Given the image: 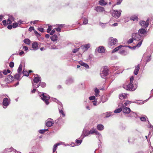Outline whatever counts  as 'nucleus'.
I'll return each instance as SVG.
<instances>
[{
	"instance_id": "aec40b11",
	"label": "nucleus",
	"mask_w": 153,
	"mask_h": 153,
	"mask_svg": "<svg viewBox=\"0 0 153 153\" xmlns=\"http://www.w3.org/2000/svg\"><path fill=\"white\" fill-rule=\"evenodd\" d=\"M140 69V65L139 64H138L137 66L135 67V69L134 72V73L135 75H137Z\"/></svg>"
},
{
	"instance_id": "4be33fe9",
	"label": "nucleus",
	"mask_w": 153,
	"mask_h": 153,
	"mask_svg": "<svg viewBox=\"0 0 153 153\" xmlns=\"http://www.w3.org/2000/svg\"><path fill=\"white\" fill-rule=\"evenodd\" d=\"M146 28H141L138 30V33L139 34L140 33L141 34H144L146 33Z\"/></svg>"
},
{
	"instance_id": "8fccbe9b",
	"label": "nucleus",
	"mask_w": 153,
	"mask_h": 153,
	"mask_svg": "<svg viewBox=\"0 0 153 153\" xmlns=\"http://www.w3.org/2000/svg\"><path fill=\"white\" fill-rule=\"evenodd\" d=\"M151 59V56L150 55L149 56H148L147 57V59L146 60V63L145 64L146 65L147 62H149Z\"/></svg>"
},
{
	"instance_id": "5701e85b",
	"label": "nucleus",
	"mask_w": 153,
	"mask_h": 153,
	"mask_svg": "<svg viewBox=\"0 0 153 153\" xmlns=\"http://www.w3.org/2000/svg\"><path fill=\"white\" fill-rule=\"evenodd\" d=\"M14 77L11 75H8L7 78V82H11L14 80Z\"/></svg>"
},
{
	"instance_id": "13d9d810",
	"label": "nucleus",
	"mask_w": 153,
	"mask_h": 153,
	"mask_svg": "<svg viewBox=\"0 0 153 153\" xmlns=\"http://www.w3.org/2000/svg\"><path fill=\"white\" fill-rule=\"evenodd\" d=\"M88 19L85 18H84L83 19V24L85 25H86L88 24Z\"/></svg>"
},
{
	"instance_id": "e2e57ef3",
	"label": "nucleus",
	"mask_w": 153,
	"mask_h": 153,
	"mask_svg": "<svg viewBox=\"0 0 153 153\" xmlns=\"http://www.w3.org/2000/svg\"><path fill=\"white\" fill-rule=\"evenodd\" d=\"M14 66V63L13 62H10L9 63V66L11 68H13Z\"/></svg>"
},
{
	"instance_id": "f704fd0d",
	"label": "nucleus",
	"mask_w": 153,
	"mask_h": 153,
	"mask_svg": "<svg viewBox=\"0 0 153 153\" xmlns=\"http://www.w3.org/2000/svg\"><path fill=\"white\" fill-rule=\"evenodd\" d=\"M138 18L137 16H131L130 18V19L133 21H138Z\"/></svg>"
},
{
	"instance_id": "72a5a7b5",
	"label": "nucleus",
	"mask_w": 153,
	"mask_h": 153,
	"mask_svg": "<svg viewBox=\"0 0 153 153\" xmlns=\"http://www.w3.org/2000/svg\"><path fill=\"white\" fill-rule=\"evenodd\" d=\"M79 63L82 66H83L85 67L87 69H88L89 68V65L86 63L83 62H80Z\"/></svg>"
},
{
	"instance_id": "4c0bfd02",
	"label": "nucleus",
	"mask_w": 153,
	"mask_h": 153,
	"mask_svg": "<svg viewBox=\"0 0 153 153\" xmlns=\"http://www.w3.org/2000/svg\"><path fill=\"white\" fill-rule=\"evenodd\" d=\"M48 131V129H41L39 131V132L41 134H43L45 133V132Z\"/></svg>"
},
{
	"instance_id": "473e14b6",
	"label": "nucleus",
	"mask_w": 153,
	"mask_h": 153,
	"mask_svg": "<svg viewBox=\"0 0 153 153\" xmlns=\"http://www.w3.org/2000/svg\"><path fill=\"white\" fill-rule=\"evenodd\" d=\"M14 149L12 147H11L10 148H6L3 151V153H4L5 152H10L13 151V150Z\"/></svg>"
},
{
	"instance_id": "a19ab883",
	"label": "nucleus",
	"mask_w": 153,
	"mask_h": 153,
	"mask_svg": "<svg viewBox=\"0 0 153 153\" xmlns=\"http://www.w3.org/2000/svg\"><path fill=\"white\" fill-rule=\"evenodd\" d=\"M126 97V95L125 94H122L119 96V98L120 99H125Z\"/></svg>"
},
{
	"instance_id": "338daca9",
	"label": "nucleus",
	"mask_w": 153,
	"mask_h": 153,
	"mask_svg": "<svg viewBox=\"0 0 153 153\" xmlns=\"http://www.w3.org/2000/svg\"><path fill=\"white\" fill-rule=\"evenodd\" d=\"M79 48H78L73 49L72 51L74 53H76L77 51H79Z\"/></svg>"
},
{
	"instance_id": "e433bc0d",
	"label": "nucleus",
	"mask_w": 153,
	"mask_h": 153,
	"mask_svg": "<svg viewBox=\"0 0 153 153\" xmlns=\"http://www.w3.org/2000/svg\"><path fill=\"white\" fill-rule=\"evenodd\" d=\"M122 110V108H120L117 109H116L115 110L114 112L115 113H118L120 112Z\"/></svg>"
},
{
	"instance_id": "c756f323",
	"label": "nucleus",
	"mask_w": 153,
	"mask_h": 153,
	"mask_svg": "<svg viewBox=\"0 0 153 153\" xmlns=\"http://www.w3.org/2000/svg\"><path fill=\"white\" fill-rule=\"evenodd\" d=\"M90 47V44H88L84 45L83 46H82V48L83 49H85V50H87Z\"/></svg>"
},
{
	"instance_id": "bf43d9fd",
	"label": "nucleus",
	"mask_w": 153,
	"mask_h": 153,
	"mask_svg": "<svg viewBox=\"0 0 153 153\" xmlns=\"http://www.w3.org/2000/svg\"><path fill=\"white\" fill-rule=\"evenodd\" d=\"M146 117L145 116V117H140V119L142 121L144 122L146 121Z\"/></svg>"
},
{
	"instance_id": "0e129e2a",
	"label": "nucleus",
	"mask_w": 153,
	"mask_h": 153,
	"mask_svg": "<svg viewBox=\"0 0 153 153\" xmlns=\"http://www.w3.org/2000/svg\"><path fill=\"white\" fill-rule=\"evenodd\" d=\"M147 127L149 128H152V129H151V131H153V126L151 124V123L149 124V125H147Z\"/></svg>"
},
{
	"instance_id": "7c9ffc66",
	"label": "nucleus",
	"mask_w": 153,
	"mask_h": 153,
	"mask_svg": "<svg viewBox=\"0 0 153 153\" xmlns=\"http://www.w3.org/2000/svg\"><path fill=\"white\" fill-rule=\"evenodd\" d=\"M21 74H20L19 73L16 74L14 75V78L15 79H16L17 80H19L21 78H20V77L21 76Z\"/></svg>"
},
{
	"instance_id": "9b49d317",
	"label": "nucleus",
	"mask_w": 153,
	"mask_h": 153,
	"mask_svg": "<svg viewBox=\"0 0 153 153\" xmlns=\"http://www.w3.org/2000/svg\"><path fill=\"white\" fill-rule=\"evenodd\" d=\"M74 78L71 76L68 77L65 81V83L67 85H70L74 82Z\"/></svg>"
},
{
	"instance_id": "864d4df0",
	"label": "nucleus",
	"mask_w": 153,
	"mask_h": 153,
	"mask_svg": "<svg viewBox=\"0 0 153 153\" xmlns=\"http://www.w3.org/2000/svg\"><path fill=\"white\" fill-rule=\"evenodd\" d=\"M22 73L25 76H28L29 75V73H28L26 71H25L24 70L22 71Z\"/></svg>"
},
{
	"instance_id": "ea45409f",
	"label": "nucleus",
	"mask_w": 153,
	"mask_h": 153,
	"mask_svg": "<svg viewBox=\"0 0 153 153\" xmlns=\"http://www.w3.org/2000/svg\"><path fill=\"white\" fill-rule=\"evenodd\" d=\"M58 105V107L59 111L61 109L62 110L63 109V108L62 103L60 102H59Z\"/></svg>"
},
{
	"instance_id": "0eeeda50",
	"label": "nucleus",
	"mask_w": 153,
	"mask_h": 153,
	"mask_svg": "<svg viewBox=\"0 0 153 153\" xmlns=\"http://www.w3.org/2000/svg\"><path fill=\"white\" fill-rule=\"evenodd\" d=\"M108 69L105 68H103V70L100 72V75L102 78L105 79L106 76L108 74Z\"/></svg>"
},
{
	"instance_id": "f03ea898",
	"label": "nucleus",
	"mask_w": 153,
	"mask_h": 153,
	"mask_svg": "<svg viewBox=\"0 0 153 153\" xmlns=\"http://www.w3.org/2000/svg\"><path fill=\"white\" fill-rule=\"evenodd\" d=\"M37 91L41 99L47 105H48L49 103L48 100L50 98V96L46 93H42L39 91Z\"/></svg>"
},
{
	"instance_id": "6ab92c4d",
	"label": "nucleus",
	"mask_w": 153,
	"mask_h": 153,
	"mask_svg": "<svg viewBox=\"0 0 153 153\" xmlns=\"http://www.w3.org/2000/svg\"><path fill=\"white\" fill-rule=\"evenodd\" d=\"M2 23L4 26H6L8 24L10 25L11 24V22L10 20L8 18V19L6 20H4L2 21Z\"/></svg>"
},
{
	"instance_id": "f257e3e1",
	"label": "nucleus",
	"mask_w": 153,
	"mask_h": 153,
	"mask_svg": "<svg viewBox=\"0 0 153 153\" xmlns=\"http://www.w3.org/2000/svg\"><path fill=\"white\" fill-rule=\"evenodd\" d=\"M132 36L134 41L138 42L137 46L140 47L143 40V36H141L139 34L137 33H133Z\"/></svg>"
},
{
	"instance_id": "09e8293b",
	"label": "nucleus",
	"mask_w": 153,
	"mask_h": 153,
	"mask_svg": "<svg viewBox=\"0 0 153 153\" xmlns=\"http://www.w3.org/2000/svg\"><path fill=\"white\" fill-rule=\"evenodd\" d=\"M119 53L122 55H125L126 54H125V51L123 50H121L119 51Z\"/></svg>"
},
{
	"instance_id": "4d7b16f0",
	"label": "nucleus",
	"mask_w": 153,
	"mask_h": 153,
	"mask_svg": "<svg viewBox=\"0 0 153 153\" xmlns=\"http://www.w3.org/2000/svg\"><path fill=\"white\" fill-rule=\"evenodd\" d=\"M79 86L81 88H83L85 87V84L84 83H82L79 85Z\"/></svg>"
},
{
	"instance_id": "a211bd4d",
	"label": "nucleus",
	"mask_w": 153,
	"mask_h": 153,
	"mask_svg": "<svg viewBox=\"0 0 153 153\" xmlns=\"http://www.w3.org/2000/svg\"><path fill=\"white\" fill-rule=\"evenodd\" d=\"M95 10L97 12H102L105 11L104 8L101 6H97L95 7Z\"/></svg>"
},
{
	"instance_id": "052dcab7",
	"label": "nucleus",
	"mask_w": 153,
	"mask_h": 153,
	"mask_svg": "<svg viewBox=\"0 0 153 153\" xmlns=\"http://www.w3.org/2000/svg\"><path fill=\"white\" fill-rule=\"evenodd\" d=\"M122 0H117V2L116 3L114 4V6L115 5H120L121 4V3L122 2Z\"/></svg>"
},
{
	"instance_id": "7ed1b4c3",
	"label": "nucleus",
	"mask_w": 153,
	"mask_h": 153,
	"mask_svg": "<svg viewBox=\"0 0 153 153\" xmlns=\"http://www.w3.org/2000/svg\"><path fill=\"white\" fill-rule=\"evenodd\" d=\"M34 77L33 81H32L33 87L38 88L40 86L39 83L41 81V78L37 74H34Z\"/></svg>"
},
{
	"instance_id": "423d86ee",
	"label": "nucleus",
	"mask_w": 153,
	"mask_h": 153,
	"mask_svg": "<svg viewBox=\"0 0 153 153\" xmlns=\"http://www.w3.org/2000/svg\"><path fill=\"white\" fill-rule=\"evenodd\" d=\"M10 100L8 99L7 98H5L3 100L2 105L4 108H6L10 105Z\"/></svg>"
},
{
	"instance_id": "774afa93",
	"label": "nucleus",
	"mask_w": 153,
	"mask_h": 153,
	"mask_svg": "<svg viewBox=\"0 0 153 153\" xmlns=\"http://www.w3.org/2000/svg\"><path fill=\"white\" fill-rule=\"evenodd\" d=\"M38 30L41 32H44V29L42 27H38Z\"/></svg>"
},
{
	"instance_id": "a18cd8bd",
	"label": "nucleus",
	"mask_w": 153,
	"mask_h": 153,
	"mask_svg": "<svg viewBox=\"0 0 153 153\" xmlns=\"http://www.w3.org/2000/svg\"><path fill=\"white\" fill-rule=\"evenodd\" d=\"M107 24V23H106L104 24V23H102L101 22H100L99 23V25H100L101 26V27L103 28H104L105 27H106V24Z\"/></svg>"
},
{
	"instance_id": "b1692460",
	"label": "nucleus",
	"mask_w": 153,
	"mask_h": 153,
	"mask_svg": "<svg viewBox=\"0 0 153 153\" xmlns=\"http://www.w3.org/2000/svg\"><path fill=\"white\" fill-rule=\"evenodd\" d=\"M105 117L108 118L110 117L113 116L114 114L113 113V112H107L105 113Z\"/></svg>"
},
{
	"instance_id": "69168bd1",
	"label": "nucleus",
	"mask_w": 153,
	"mask_h": 153,
	"mask_svg": "<svg viewBox=\"0 0 153 153\" xmlns=\"http://www.w3.org/2000/svg\"><path fill=\"white\" fill-rule=\"evenodd\" d=\"M33 30L34 31V27L32 26L30 27L28 29L29 31L30 32H31Z\"/></svg>"
},
{
	"instance_id": "37998d69",
	"label": "nucleus",
	"mask_w": 153,
	"mask_h": 153,
	"mask_svg": "<svg viewBox=\"0 0 153 153\" xmlns=\"http://www.w3.org/2000/svg\"><path fill=\"white\" fill-rule=\"evenodd\" d=\"M94 91L95 92V96L96 97L98 96L99 94V92H100V91H99V89H98L97 88H96L95 89Z\"/></svg>"
},
{
	"instance_id": "f3484780",
	"label": "nucleus",
	"mask_w": 153,
	"mask_h": 153,
	"mask_svg": "<svg viewBox=\"0 0 153 153\" xmlns=\"http://www.w3.org/2000/svg\"><path fill=\"white\" fill-rule=\"evenodd\" d=\"M130 114L128 117H134L136 118L139 117V116L135 112L131 111L130 113Z\"/></svg>"
},
{
	"instance_id": "680f3d73",
	"label": "nucleus",
	"mask_w": 153,
	"mask_h": 153,
	"mask_svg": "<svg viewBox=\"0 0 153 153\" xmlns=\"http://www.w3.org/2000/svg\"><path fill=\"white\" fill-rule=\"evenodd\" d=\"M134 40V39L133 38V37L132 38L130 39L128 41V44H130Z\"/></svg>"
},
{
	"instance_id": "ddd939ff",
	"label": "nucleus",
	"mask_w": 153,
	"mask_h": 153,
	"mask_svg": "<svg viewBox=\"0 0 153 153\" xmlns=\"http://www.w3.org/2000/svg\"><path fill=\"white\" fill-rule=\"evenodd\" d=\"M122 111L124 113L128 114L131 111L129 108L124 106L123 105V106H122Z\"/></svg>"
},
{
	"instance_id": "cd10ccee",
	"label": "nucleus",
	"mask_w": 153,
	"mask_h": 153,
	"mask_svg": "<svg viewBox=\"0 0 153 153\" xmlns=\"http://www.w3.org/2000/svg\"><path fill=\"white\" fill-rule=\"evenodd\" d=\"M99 4L100 5L102 6H105L107 4V3L105 2L104 0H100L99 1Z\"/></svg>"
},
{
	"instance_id": "412c9836",
	"label": "nucleus",
	"mask_w": 153,
	"mask_h": 153,
	"mask_svg": "<svg viewBox=\"0 0 153 153\" xmlns=\"http://www.w3.org/2000/svg\"><path fill=\"white\" fill-rule=\"evenodd\" d=\"M97 51L99 53H103L105 52V49L103 46H100L97 49Z\"/></svg>"
},
{
	"instance_id": "c9c22d12",
	"label": "nucleus",
	"mask_w": 153,
	"mask_h": 153,
	"mask_svg": "<svg viewBox=\"0 0 153 153\" xmlns=\"http://www.w3.org/2000/svg\"><path fill=\"white\" fill-rule=\"evenodd\" d=\"M22 65L21 64H20L19 65L18 68L17 70V72L18 73L20 74H22Z\"/></svg>"
},
{
	"instance_id": "58836bf2",
	"label": "nucleus",
	"mask_w": 153,
	"mask_h": 153,
	"mask_svg": "<svg viewBox=\"0 0 153 153\" xmlns=\"http://www.w3.org/2000/svg\"><path fill=\"white\" fill-rule=\"evenodd\" d=\"M24 42L25 43L29 45H30V41L28 39H25L24 40Z\"/></svg>"
},
{
	"instance_id": "bb28decb",
	"label": "nucleus",
	"mask_w": 153,
	"mask_h": 153,
	"mask_svg": "<svg viewBox=\"0 0 153 153\" xmlns=\"http://www.w3.org/2000/svg\"><path fill=\"white\" fill-rule=\"evenodd\" d=\"M135 101L132 102L133 103H136V104H137L138 105H141L143 104L144 103V102H145L144 101L140 100V101L139 102H138L139 101L138 100H136Z\"/></svg>"
},
{
	"instance_id": "de8ad7c7",
	"label": "nucleus",
	"mask_w": 153,
	"mask_h": 153,
	"mask_svg": "<svg viewBox=\"0 0 153 153\" xmlns=\"http://www.w3.org/2000/svg\"><path fill=\"white\" fill-rule=\"evenodd\" d=\"M131 102L130 101L128 100H126L124 103L125 106L131 104Z\"/></svg>"
},
{
	"instance_id": "603ef678",
	"label": "nucleus",
	"mask_w": 153,
	"mask_h": 153,
	"mask_svg": "<svg viewBox=\"0 0 153 153\" xmlns=\"http://www.w3.org/2000/svg\"><path fill=\"white\" fill-rule=\"evenodd\" d=\"M126 127V126L124 124H122L120 125V128L122 130L125 129Z\"/></svg>"
},
{
	"instance_id": "39448f33",
	"label": "nucleus",
	"mask_w": 153,
	"mask_h": 153,
	"mask_svg": "<svg viewBox=\"0 0 153 153\" xmlns=\"http://www.w3.org/2000/svg\"><path fill=\"white\" fill-rule=\"evenodd\" d=\"M90 134H94L95 133L96 135H98V136L97 137L98 139L99 140V141L100 142V139L102 137V135L95 128H91L90 131H89Z\"/></svg>"
},
{
	"instance_id": "4468645a",
	"label": "nucleus",
	"mask_w": 153,
	"mask_h": 153,
	"mask_svg": "<svg viewBox=\"0 0 153 153\" xmlns=\"http://www.w3.org/2000/svg\"><path fill=\"white\" fill-rule=\"evenodd\" d=\"M89 131H88L85 129H84L82 132V139H83L85 137L88 136L90 134Z\"/></svg>"
},
{
	"instance_id": "393cba45",
	"label": "nucleus",
	"mask_w": 153,
	"mask_h": 153,
	"mask_svg": "<svg viewBox=\"0 0 153 153\" xmlns=\"http://www.w3.org/2000/svg\"><path fill=\"white\" fill-rule=\"evenodd\" d=\"M97 129L99 131H102L104 128V126L102 124H98L97 127Z\"/></svg>"
},
{
	"instance_id": "6e6552de",
	"label": "nucleus",
	"mask_w": 153,
	"mask_h": 153,
	"mask_svg": "<svg viewBox=\"0 0 153 153\" xmlns=\"http://www.w3.org/2000/svg\"><path fill=\"white\" fill-rule=\"evenodd\" d=\"M108 44L110 46H112L116 44L118 42L117 39L116 38H114L112 37H110L108 39Z\"/></svg>"
},
{
	"instance_id": "49530a36",
	"label": "nucleus",
	"mask_w": 153,
	"mask_h": 153,
	"mask_svg": "<svg viewBox=\"0 0 153 153\" xmlns=\"http://www.w3.org/2000/svg\"><path fill=\"white\" fill-rule=\"evenodd\" d=\"M39 84H40V85L42 88H44L46 86V84L44 82H42L41 81Z\"/></svg>"
},
{
	"instance_id": "c03bdc74",
	"label": "nucleus",
	"mask_w": 153,
	"mask_h": 153,
	"mask_svg": "<svg viewBox=\"0 0 153 153\" xmlns=\"http://www.w3.org/2000/svg\"><path fill=\"white\" fill-rule=\"evenodd\" d=\"M57 146L55 144L53 146V153H57L56 150L57 148Z\"/></svg>"
},
{
	"instance_id": "dca6fc26",
	"label": "nucleus",
	"mask_w": 153,
	"mask_h": 153,
	"mask_svg": "<svg viewBox=\"0 0 153 153\" xmlns=\"http://www.w3.org/2000/svg\"><path fill=\"white\" fill-rule=\"evenodd\" d=\"M139 24L142 27H144L146 29L148 26V23H146L145 21H140L139 22Z\"/></svg>"
},
{
	"instance_id": "2f4dec72",
	"label": "nucleus",
	"mask_w": 153,
	"mask_h": 153,
	"mask_svg": "<svg viewBox=\"0 0 153 153\" xmlns=\"http://www.w3.org/2000/svg\"><path fill=\"white\" fill-rule=\"evenodd\" d=\"M134 140L132 137H129L128 138V142L129 143H134Z\"/></svg>"
},
{
	"instance_id": "5fc2aeb1",
	"label": "nucleus",
	"mask_w": 153,
	"mask_h": 153,
	"mask_svg": "<svg viewBox=\"0 0 153 153\" xmlns=\"http://www.w3.org/2000/svg\"><path fill=\"white\" fill-rule=\"evenodd\" d=\"M59 113L61 114V115H62L63 117H64L65 116V114L62 110H61L59 111Z\"/></svg>"
},
{
	"instance_id": "79ce46f5",
	"label": "nucleus",
	"mask_w": 153,
	"mask_h": 153,
	"mask_svg": "<svg viewBox=\"0 0 153 153\" xmlns=\"http://www.w3.org/2000/svg\"><path fill=\"white\" fill-rule=\"evenodd\" d=\"M82 139L80 140H79L77 139L76 140V143L77 145H79L81 144L82 141Z\"/></svg>"
},
{
	"instance_id": "6e6d98bb",
	"label": "nucleus",
	"mask_w": 153,
	"mask_h": 153,
	"mask_svg": "<svg viewBox=\"0 0 153 153\" xmlns=\"http://www.w3.org/2000/svg\"><path fill=\"white\" fill-rule=\"evenodd\" d=\"M8 18L10 20L11 22V23L12 22L14 21L15 20V18L12 16H9Z\"/></svg>"
},
{
	"instance_id": "1a4fd4ad",
	"label": "nucleus",
	"mask_w": 153,
	"mask_h": 153,
	"mask_svg": "<svg viewBox=\"0 0 153 153\" xmlns=\"http://www.w3.org/2000/svg\"><path fill=\"white\" fill-rule=\"evenodd\" d=\"M123 87L124 88H126L127 90L129 91H134L136 88H134V86L132 83H130L128 85L124 86Z\"/></svg>"
},
{
	"instance_id": "c85d7f7f",
	"label": "nucleus",
	"mask_w": 153,
	"mask_h": 153,
	"mask_svg": "<svg viewBox=\"0 0 153 153\" xmlns=\"http://www.w3.org/2000/svg\"><path fill=\"white\" fill-rule=\"evenodd\" d=\"M101 100L102 103H104L108 100L107 97L104 96H102L101 97Z\"/></svg>"
},
{
	"instance_id": "a878e982",
	"label": "nucleus",
	"mask_w": 153,
	"mask_h": 153,
	"mask_svg": "<svg viewBox=\"0 0 153 153\" xmlns=\"http://www.w3.org/2000/svg\"><path fill=\"white\" fill-rule=\"evenodd\" d=\"M58 36L56 35H54L51 37V39L53 41H55L57 40Z\"/></svg>"
},
{
	"instance_id": "2eb2a0df",
	"label": "nucleus",
	"mask_w": 153,
	"mask_h": 153,
	"mask_svg": "<svg viewBox=\"0 0 153 153\" xmlns=\"http://www.w3.org/2000/svg\"><path fill=\"white\" fill-rule=\"evenodd\" d=\"M39 44L37 42H35L32 44V48L33 50L36 51L38 49Z\"/></svg>"
},
{
	"instance_id": "9d476101",
	"label": "nucleus",
	"mask_w": 153,
	"mask_h": 153,
	"mask_svg": "<svg viewBox=\"0 0 153 153\" xmlns=\"http://www.w3.org/2000/svg\"><path fill=\"white\" fill-rule=\"evenodd\" d=\"M53 124V120L51 118H49L47 120L45 125L47 127H50L52 126Z\"/></svg>"
},
{
	"instance_id": "3c124183",
	"label": "nucleus",
	"mask_w": 153,
	"mask_h": 153,
	"mask_svg": "<svg viewBox=\"0 0 153 153\" xmlns=\"http://www.w3.org/2000/svg\"><path fill=\"white\" fill-rule=\"evenodd\" d=\"M19 23L15 22L13 23L12 26L13 28H16L18 26Z\"/></svg>"
},
{
	"instance_id": "f8f14e48",
	"label": "nucleus",
	"mask_w": 153,
	"mask_h": 153,
	"mask_svg": "<svg viewBox=\"0 0 153 153\" xmlns=\"http://www.w3.org/2000/svg\"><path fill=\"white\" fill-rule=\"evenodd\" d=\"M55 123L57 125L59 126H61L64 122L61 116L55 121Z\"/></svg>"
},
{
	"instance_id": "20e7f679",
	"label": "nucleus",
	"mask_w": 153,
	"mask_h": 153,
	"mask_svg": "<svg viewBox=\"0 0 153 153\" xmlns=\"http://www.w3.org/2000/svg\"><path fill=\"white\" fill-rule=\"evenodd\" d=\"M122 12L121 10H113L112 12V16L116 19H118L120 16Z\"/></svg>"
}]
</instances>
